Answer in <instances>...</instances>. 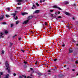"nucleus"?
<instances>
[{
  "mask_svg": "<svg viewBox=\"0 0 78 78\" xmlns=\"http://www.w3.org/2000/svg\"><path fill=\"white\" fill-rule=\"evenodd\" d=\"M5 65L7 67L6 70H8V68H9V64H8V62L6 61L5 62Z\"/></svg>",
  "mask_w": 78,
  "mask_h": 78,
  "instance_id": "nucleus-1",
  "label": "nucleus"
},
{
  "mask_svg": "<svg viewBox=\"0 0 78 78\" xmlns=\"http://www.w3.org/2000/svg\"><path fill=\"white\" fill-rule=\"evenodd\" d=\"M27 78V76L25 75H22V76H19V78Z\"/></svg>",
  "mask_w": 78,
  "mask_h": 78,
  "instance_id": "nucleus-2",
  "label": "nucleus"
},
{
  "mask_svg": "<svg viewBox=\"0 0 78 78\" xmlns=\"http://www.w3.org/2000/svg\"><path fill=\"white\" fill-rule=\"evenodd\" d=\"M12 15H13L14 16H13V17L14 18V19H15V20H17V19H18V17H17V16H16V17L15 19V16H16V14L15 13H13V14H12Z\"/></svg>",
  "mask_w": 78,
  "mask_h": 78,
  "instance_id": "nucleus-3",
  "label": "nucleus"
},
{
  "mask_svg": "<svg viewBox=\"0 0 78 78\" xmlns=\"http://www.w3.org/2000/svg\"><path fill=\"white\" fill-rule=\"evenodd\" d=\"M53 8H58V9H60V10H61V8H60L59 7H58L56 5H55L53 7Z\"/></svg>",
  "mask_w": 78,
  "mask_h": 78,
  "instance_id": "nucleus-4",
  "label": "nucleus"
},
{
  "mask_svg": "<svg viewBox=\"0 0 78 78\" xmlns=\"http://www.w3.org/2000/svg\"><path fill=\"white\" fill-rule=\"evenodd\" d=\"M28 22V20H26L24 23H23V24H27Z\"/></svg>",
  "mask_w": 78,
  "mask_h": 78,
  "instance_id": "nucleus-5",
  "label": "nucleus"
},
{
  "mask_svg": "<svg viewBox=\"0 0 78 78\" xmlns=\"http://www.w3.org/2000/svg\"><path fill=\"white\" fill-rule=\"evenodd\" d=\"M39 12V10H37L34 12V13H36L37 14Z\"/></svg>",
  "mask_w": 78,
  "mask_h": 78,
  "instance_id": "nucleus-6",
  "label": "nucleus"
},
{
  "mask_svg": "<svg viewBox=\"0 0 78 78\" xmlns=\"http://www.w3.org/2000/svg\"><path fill=\"white\" fill-rule=\"evenodd\" d=\"M4 17L3 15H2L1 16V17H0V19L1 20L3 19H4Z\"/></svg>",
  "mask_w": 78,
  "mask_h": 78,
  "instance_id": "nucleus-7",
  "label": "nucleus"
},
{
  "mask_svg": "<svg viewBox=\"0 0 78 78\" xmlns=\"http://www.w3.org/2000/svg\"><path fill=\"white\" fill-rule=\"evenodd\" d=\"M8 70V72L9 73H10L11 72V70L10 69V68H9V66L7 69H6V70Z\"/></svg>",
  "mask_w": 78,
  "mask_h": 78,
  "instance_id": "nucleus-8",
  "label": "nucleus"
},
{
  "mask_svg": "<svg viewBox=\"0 0 78 78\" xmlns=\"http://www.w3.org/2000/svg\"><path fill=\"white\" fill-rule=\"evenodd\" d=\"M64 4H66V5H68V4H69V2L68 1H65V2H64Z\"/></svg>",
  "mask_w": 78,
  "mask_h": 78,
  "instance_id": "nucleus-9",
  "label": "nucleus"
},
{
  "mask_svg": "<svg viewBox=\"0 0 78 78\" xmlns=\"http://www.w3.org/2000/svg\"><path fill=\"white\" fill-rule=\"evenodd\" d=\"M3 33H0V37H3V36H3Z\"/></svg>",
  "mask_w": 78,
  "mask_h": 78,
  "instance_id": "nucleus-10",
  "label": "nucleus"
},
{
  "mask_svg": "<svg viewBox=\"0 0 78 78\" xmlns=\"http://www.w3.org/2000/svg\"><path fill=\"white\" fill-rule=\"evenodd\" d=\"M28 14V13L26 12H23L22 13V15H23V16H24V15H26V14Z\"/></svg>",
  "mask_w": 78,
  "mask_h": 78,
  "instance_id": "nucleus-11",
  "label": "nucleus"
},
{
  "mask_svg": "<svg viewBox=\"0 0 78 78\" xmlns=\"http://www.w3.org/2000/svg\"><path fill=\"white\" fill-rule=\"evenodd\" d=\"M17 2H18V3H20L21 2H22V0H17Z\"/></svg>",
  "mask_w": 78,
  "mask_h": 78,
  "instance_id": "nucleus-12",
  "label": "nucleus"
},
{
  "mask_svg": "<svg viewBox=\"0 0 78 78\" xmlns=\"http://www.w3.org/2000/svg\"><path fill=\"white\" fill-rule=\"evenodd\" d=\"M33 18V16H30L28 17V19L30 20V19H31Z\"/></svg>",
  "mask_w": 78,
  "mask_h": 78,
  "instance_id": "nucleus-13",
  "label": "nucleus"
},
{
  "mask_svg": "<svg viewBox=\"0 0 78 78\" xmlns=\"http://www.w3.org/2000/svg\"><path fill=\"white\" fill-rule=\"evenodd\" d=\"M73 51V50L72 49H69V53H72Z\"/></svg>",
  "mask_w": 78,
  "mask_h": 78,
  "instance_id": "nucleus-14",
  "label": "nucleus"
},
{
  "mask_svg": "<svg viewBox=\"0 0 78 78\" xmlns=\"http://www.w3.org/2000/svg\"><path fill=\"white\" fill-rule=\"evenodd\" d=\"M65 14H66V15H67V16H69L70 15V14H69V13L68 12H65Z\"/></svg>",
  "mask_w": 78,
  "mask_h": 78,
  "instance_id": "nucleus-15",
  "label": "nucleus"
},
{
  "mask_svg": "<svg viewBox=\"0 0 78 78\" xmlns=\"http://www.w3.org/2000/svg\"><path fill=\"white\" fill-rule=\"evenodd\" d=\"M45 1V0H43V1H42V0H40V3H42V2H44Z\"/></svg>",
  "mask_w": 78,
  "mask_h": 78,
  "instance_id": "nucleus-16",
  "label": "nucleus"
},
{
  "mask_svg": "<svg viewBox=\"0 0 78 78\" xmlns=\"http://www.w3.org/2000/svg\"><path fill=\"white\" fill-rule=\"evenodd\" d=\"M19 23V21H16V24H17Z\"/></svg>",
  "mask_w": 78,
  "mask_h": 78,
  "instance_id": "nucleus-17",
  "label": "nucleus"
},
{
  "mask_svg": "<svg viewBox=\"0 0 78 78\" xmlns=\"http://www.w3.org/2000/svg\"><path fill=\"white\" fill-rule=\"evenodd\" d=\"M4 53H5V51L2 50V54H4Z\"/></svg>",
  "mask_w": 78,
  "mask_h": 78,
  "instance_id": "nucleus-18",
  "label": "nucleus"
},
{
  "mask_svg": "<svg viewBox=\"0 0 78 78\" xmlns=\"http://www.w3.org/2000/svg\"><path fill=\"white\" fill-rule=\"evenodd\" d=\"M17 9H20V7H17L16 8Z\"/></svg>",
  "mask_w": 78,
  "mask_h": 78,
  "instance_id": "nucleus-19",
  "label": "nucleus"
},
{
  "mask_svg": "<svg viewBox=\"0 0 78 78\" xmlns=\"http://www.w3.org/2000/svg\"><path fill=\"white\" fill-rule=\"evenodd\" d=\"M5 16L6 17H9V15H6Z\"/></svg>",
  "mask_w": 78,
  "mask_h": 78,
  "instance_id": "nucleus-20",
  "label": "nucleus"
},
{
  "mask_svg": "<svg viewBox=\"0 0 78 78\" xmlns=\"http://www.w3.org/2000/svg\"><path fill=\"white\" fill-rule=\"evenodd\" d=\"M8 33V31L7 30H5V34H7V33Z\"/></svg>",
  "mask_w": 78,
  "mask_h": 78,
  "instance_id": "nucleus-21",
  "label": "nucleus"
},
{
  "mask_svg": "<svg viewBox=\"0 0 78 78\" xmlns=\"http://www.w3.org/2000/svg\"><path fill=\"white\" fill-rule=\"evenodd\" d=\"M2 24L3 25H6V22H3L2 23Z\"/></svg>",
  "mask_w": 78,
  "mask_h": 78,
  "instance_id": "nucleus-22",
  "label": "nucleus"
},
{
  "mask_svg": "<svg viewBox=\"0 0 78 78\" xmlns=\"http://www.w3.org/2000/svg\"><path fill=\"white\" fill-rule=\"evenodd\" d=\"M36 5L37 6H39V4H38V3H36Z\"/></svg>",
  "mask_w": 78,
  "mask_h": 78,
  "instance_id": "nucleus-23",
  "label": "nucleus"
},
{
  "mask_svg": "<svg viewBox=\"0 0 78 78\" xmlns=\"http://www.w3.org/2000/svg\"><path fill=\"white\" fill-rule=\"evenodd\" d=\"M38 74L39 75H42V73H38Z\"/></svg>",
  "mask_w": 78,
  "mask_h": 78,
  "instance_id": "nucleus-24",
  "label": "nucleus"
},
{
  "mask_svg": "<svg viewBox=\"0 0 78 78\" xmlns=\"http://www.w3.org/2000/svg\"><path fill=\"white\" fill-rule=\"evenodd\" d=\"M33 7H34V8H36V6L34 4V3H33Z\"/></svg>",
  "mask_w": 78,
  "mask_h": 78,
  "instance_id": "nucleus-25",
  "label": "nucleus"
},
{
  "mask_svg": "<svg viewBox=\"0 0 78 78\" xmlns=\"http://www.w3.org/2000/svg\"><path fill=\"white\" fill-rule=\"evenodd\" d=\"M56 14H60V12H58L55 13Z\"/></svg>",
  "mask_w": 78,
  "mask_h": 78,
  "instance_id": "nucleus-26",
  "label": "nucleus"
},
{
  "mask_svg": "<svg viewBox=\"0 0 78 78\" xmlns=\"http://www.w3.org/2000/svg\"><path fill=\"white\" fill-rule=\"evenodd\" d=\"M7 9H8V11H10V8H7Z\"/></svg>",
  "mask_w": 78,
  "mask_h": 78,
  "instance_id": "nucleus-27",
  "label": "nucleus"
},
{
  "mask_svg": "<svg viewBox=\"0 0 78 78\" xmlns=\"http://www.w3.org/2000/svg\"><path fill=\"white\" fill-rule=\"evenodd\" d=\"M14 25L13 24H11V27L12 28V26Z\"/></svg>",
  "mask_w": 78,
  "mask_h": 78,
  "instance_id": "nucleus-28",
  "label": "nucleus"
},
{
  "mask_svg": "<svg viewBox=\"0 0 78 78\" xmlns=\"http://www.w3.org/2000/svg\"><path fill=\"white\" fill-rule=\"evenodd\" d=\"M23 63L24 64H27V62L26 61H24L23 62Z\"/></svg>",
  "mask_w": 78,
  "mask_h": 78,
  "instance_id": "nucleus-29",
  "label": "nucleus"
},
{
  "mask_svg": "<svg viewBox=\"0 0 78 78\" xmlns=\"http://www.w3.org/2000/svg\"><path fill=\"white\" fill-rule=\"evenodd\" d=\"M27 78H33L31 77L30 76H28L27 77Z\"/></svg>",
  "mask_w": 78,
  "mask_h": 78,
  "instance_id": "nucleus-30",
  "label": "nucleus"
},
{
  "mask_svg": "<svg viewBox=\"0 0 78 78\" xmlns=\"http://www.w3.org/2000/svg\"><path fill=\"white\" fill-rule=\"evenodd\" d=\"M0 74H1V75H3V72H1L0 73Z\"/></svg>",
  "mask_w": 78,
  "mask_h": 78,
  "instance_id": "nucleus-31",
  "label": "nucleus"
},
{
  "mask_svg": "<svg viewBox=\"0 0 78 78\" xmlns=\"http://www.w3.org/2000/svg\"><path fill=\"white\" fill-rule=\"evenodd\" d=\"M17 36V35H15L14 36H13V38H14V37H16V36Z\"/></svg>",
  "mask_w": 78,
  "mask_h": 78,
  "instance_id": "nucleus-32",
  "label": "nucleus"
},
{
  "mask_svg": "<svg viewBox=\"0 0 78 78\" xmlns=\"http://www.w3.org/2000/svg\"><path fill=\"white\" fill-rule=\"evenodd\" d=\"M22 38L21 37L19 38L18 39L19 40V41H20V39H21Z\"/></svg>",
  "mask_w": 78,
  "mask_h": 78,
  "instance_id": "nucleus-33",
  "label": "nucleus"
},
{
  "mask_svg": "<svg viewBox=\"0 0 78 78\" xmlns=\"http://www.w3.org/2000/svg\"><path fill=\"white\" fill-rule=\"evenodd\" d=\"M45 25H46V26H47V22H45Z\"/></svg>",
  "mask_w": 78,
  "mask_h": 78,
  "instance_id": "nucleus-34",
  "label": "nucleus"
},
{
  "mask_svg": "<svg viewBox=\"0 0 78 78\" xmlns=\"http://www.w3.org/2000/svg\"><path fill=\"white\" fill-rule=\"evenodd\" d=\"M67 28H68V29H70V28L69 26H67Z\"/></svg>",
  "mask_w": 78,
  "mask_h": 78,
  "instance_id": "nucleus-35",
  "label": "nucleus"
},
{
  "mask_svg": "<svg viewBox=\"0 0 78 78\" xmlns=\"http://www.w3.org/2000/svg\"><path fill=\"white\" fill-rule=\"evenodd\" d=\"M58 18H61V16H58Z\"/></svg>",
  "mask_w": 78,
  "mask_h": 78,
  "instance_id": "nucleus-36",
  "label": "nucleus"
},
{
  "mask_svg": "<svg viewBox=\"0 0 78 78\" xmlns=\"http://www.w3.org/2000/svg\"><path fill=\"white\" fill-rule=\"evenodd\" d=\"M57 61V59L55 58L54 59V61Z\"/></svg>",
  "mask_w": 78,
  "mask_h": 78,
  "instance_id": "nucleus-37",
  "label": "nucleus"
},
{
  "mask_svg": "<svg viewBox=\"0 0 78 78\" xmlns=\"http://www.w3.org/2000/svg\"><path fill=\"white\" fill-rule=\"evenodd\" d=\"M13 75H14V76H15L16 75V73H14L13 74Z\"/></svg>",
  "mask_w": 78,
  "mask_h": 78,
  "instance_id": "nucleus-38",
  "label": "nucleus"
},
{
  "mask_svg": "<svg viewBox=\"0 0 78 78\" xmlns=\"http://www.w3.org/2000/svg\"><path fill=\"white\" fill-rule=\"evenodd\" d=\"M50 12H52L53 11V10H50Z\"/></svg>",
  "mask_w": 78,
  "mask_h": 78,
  "instance_id": "nucleus-39",
  "label": "nucleus"
},
{
  "mask_svg": "<svg viewBox=\"0 0 78 78\" xmlns=\"http://www.w3.org/2000/svg\"><path fill=\"white\" fill-rule=\"evenodd\" d=\"M21 51H23V53H24V51H25L23 50H21Z\"/></svg>",
  "mask_w": 78,
  "mask_h": 78,
  "instance_id": "nucleus-40",
  "label": "nucleus"
},
{
  "mask_svg": "<svg viewBox=\"0 0 78 78\" xmlns=\"http://www.w3.org/2000/svg\"><path fill=\"white\" fill-rule=\"evenodd\" d=\"M75 69H72V71H73V72H74V71H75Z\"/></svg>",
  "mask_w": 78,
  "mask_h": 78,
  "instance_id": "nucleus-41",
  "label": "nucleus"
},
{
  "mask_svg": "<svg viewBox=\"0 0 78 78\" xmlns=\"http://www.w3.org/2000/svg\"><path fill=\"white\" fill-rule=\"evenodd\" d=\"M17 4L18 5H21V3H18Z\"/></svg>",
  "mask_w": 78,
  "mask_h": 78,
  "instance_id": "nucleus-42",
  "label": "nucleus"
},
{
  "mask_svg": "<svg viewBox=\"0 0 78 78\" xmlns=\"http://www.w3.org/2000/svg\"><path fill=\"white\" fill-rule=\"evenodd\" d=\"M48 75H50V74H51V73H48Z\"/></svg>",
  "mask_w": 78,
  "mask_h": 78,
  "instance_id": "nucleus-43",
  "label": "nucleus"
},
{
  "mask_svg": "<svg viewBox=\"0 0 78 78\" xmlns=\"http://www.w3.org/2000/svg\"><path fill=\"white\" fill-rule=\"evenodd\" d=\"M30 69V70H33V68H31Z\"/></svg>",
  "mask_w": 78,
  "mask_h": 78,
  "instance_id": "nucleus-44",
  "label": "nucleus"
},
{
  "mask_svg": "<svg viewBox=\"0 0 78 78\" xmlns=\"http://www.w3.org/2000/svg\"><path fill=\"white\" fill-rule=\"evenodd\" d=\"M73 20H75V18H74V17H73Z\"/></svg>",
  "mask_w": 78,
  "mask_h": 78,
  "instance_id": "nucleus-45",
  "label": "nucleus"
},
{
  "mask_svg": "<svg viewBox=\"0 0 78 78\" xmlns=\"http://www.w3.org/2000/svg\"><path fill=\"white\" fill-rule=\"evenodd\" d=\"M62 46L63 47H64V46H65V44H63V45H62Z\"/></svg>",
  "mask_w": 78,
  "mask_h": 78,
  "instance_id": "nucleus-46",
  "label": "nucleus"
},
{
  "mask_svg": "<svg viewBox=\"0 0 78 78\" xmlns=\"http://www.w3.org/2000/svg\"><path fill=\"white\" fill-rule=\"evenodd\" d=\"M10 45H12V43H10Z\"/></svg>",
  "mask_w": 78,
  "mask_h": 78,
  "instance_id": "nucleus-47",
  "label": "nucleus"
},
{
  "mask_svg": "<svg viewBox=\"0 0 78 78\" xmlns=\"http://www.w3.org/2000/svg\"><path fill=\"white\" fill-rule=\"evenodd\" d=\"M30 76H33V75H32V74H30Z\"/></svg>",
  "mask_w": 78,
  "mask_h": 78,
  "instance_id": "nucleus-48",
  "label": "nucleus"
},
{
  "mask_svg": "<svg viewBox=\"0 0 78 78\" xmlns=\"http://www.w3.org/2000/svg\"><path fill=\"white\" fill-rule=\"evenodd\" d=\"M76 64H78V62H76Z\"/></svg>",
  "mask_w": 78,
  "mask_h": 78,
  "instance_id": "nucleus-49",
  "label": "nucleus"
},
{
  "mask_svg": "<svg viewBox=\"0 0 78 78\" xmlns=\"http://www.w3.org/2000/svg\"><path fill=\"white\" fill-rule=\"evenodd\" d=\"M37 64V62H36L35 63V64Z\"/></svg>",
  "mask_w": 78,
  "mask_h": 78,
  "instance_id": "nucleus-50",
  "label": "nucleus"
},
{
  "mask_svg": "<svg viewBox=\"0 0 78 78\" xmlns=\"http://www.w3.org/2000/svg\"><path fill=\"white\" fill-rule=\"evenodd\" d=\"M48 72H50V70H48Z\"/></svg>",
  "mask_w": 78,
  "mask_h": 78,
  "instance_id": "nucleus-51",
  "label": "nucleus"
},
{
  "mask_svg": "<svg viewBox=\"0 0 78 78\" xmlns=\"http://www.w3.org/2000/svg\"><path fill=\"white\" fill-rule=\"evenodd\" d=\"M74 6H76V5L74 4Z\"/></svg>",
  "mask_w": 78,
  "mask_h": 78,
  "instance_id": "nucleus-52",
  "label": "nucleus"
},
{
  "mask_svg": "<svg viewBox=\"0 0 78 78\" xmlns=\"http://www.w3.org/2000/svg\"><path fill=\"white\" fill-rule=\"evenodd\" d=\"M76 46H78V44H76Z\"/></svg>",
  "mask_w": 78,
  "mask_h": 78,
  "instance_id": "nucleus-53",
  "label": "nucleus"
},
{
  "mask_svg": "<svg viewBox=\"0 0 78 78\" xmlns=\"http://www.w3.org/2000/svg\"><path fill=\"white\" fill-rule=\"evenodd\" d=\"M32 9H34V8H33V7H32Z\"/></svg>",
  "mask_w": 78,
  "mask_h": 78,
  "instance_id": "nucleus-54",
  "label": "nucleus"
},
{
  "mask_svg": "<svg viewBox=\"0 0 78 78\" xmlns=\"http://www.w3.org/2000/svg\"><path fill=\"white\" fill-rule=\"evenodd\" d=\"M66 65L64 66V67H66Z\"/></svg>",
  "mask_w": 78,
  "mask_h": 78,
  "instance_id": "nucleus-55",
  "label": "nucleus"
},
{
  "mask_svg": "<svg viewBox=\"0 0 78 78\" xmlns=\"http://www.w3.org/2000/svg\"><path fill=\"white\" fill-rule=\"evenodd\" d=\"M55 68L56 69V66H55Z\"/></svg>",
  "mask_w": 78,
  "mask_h": 78,
  "instance_id": "nucleus-56",
  "label": "nucleus"
},
{
  "mask_svg": "<svg viewBox=\"0 0 78 78\" xmlns=\"http://www.w3.org/2000/svg\"><path fill=\"white\" fill-rule=\"evenodd\" d=\"M17 12V11H15V12Z\"/></svg>",
  "mask_w": 78,
  "mask_h": 78,
  "instance_id": "nucleus-57",
  "label": "nucleus"
},
{
  "mask_svg": "<svg viewBox=\"0 0 78 78\" xmlns=\"http://www.w3.org/2000/svg\"><path fill=\"white\" fill-rule=\"evenodd\" d=\"M50 28H51V27H50Z\"/></svg>",
  "mask_w": 78,
  "mask_h": 78,
  "instance_id": "nucleus-58",
  "label": "nucleus"
},
{
  "mask_svg": "<svg viewBox=\"0 0 78 78\" xmlns=\"http://www.w3.org/2000/svg\"><path fill=\"white\" fill-rule=\"evenodd\" d=\"M1 76H0V78H1Z\"/></svg>",
  "mask_w": 78,
  "mask_h": 78,
  "instance_id": "nucleus-59",
  "label": "nucleus"
},
{
  "mask_svg": "<svg viewBox=\"0 0 78 78\" xmlns=\"http://www.w3.org/2000/svg\"><path fill=\"white\" fill-rule=\"evenodd\" d=\"M2 63H0V64H1Z\"/></svg>",
  "mask_w": 78,
  "mask_h": 78,
  "instance_id": "nucleus-60",
  "label": "nucleus"
}]
</instances>
